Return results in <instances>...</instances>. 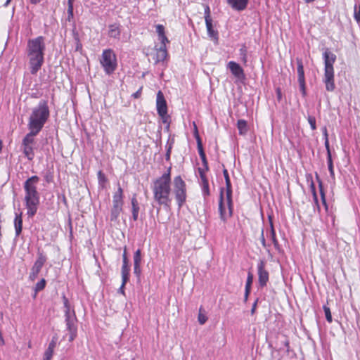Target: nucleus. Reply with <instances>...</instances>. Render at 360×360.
I'll return each instance as SVG.
<instances>
[{
  "mask_svg": "<svg viewBox=\"0 0 360 360\" xmlns=\"http://www.w3.org/2000/svg\"><path fill=\"white\" fill-rule=\"evenodd\" d=\"M44 51L45 42L43 37L39 36L28 40L27 54L32 75H36L41 69L44 63Z\"/></svg>",
  "mask_w": 360,
  "mask_h": 360,
  "instance_id": "nucleus-1",
  "label": "nucleus"
},
{
  "mask_svg": "<svg viewBox=\"0 0 360 360\" xmlns=\"http://www.w3.org/2000/svg\"><path fill=\"white\" fill-rule=\"evenodd\" d=\"M170 170L171 168H169L167 172L157 179L153 182L152 187L154 200L158 203V205H164V207L167 209L170 207V203L172 201V198H170Z\"/></svg>",
  "mask_w": 360,
  "mask_h": 360,
  "instance_id": "nucleus-2",
  "label": "nucleus"
},
{
  "mask_svg": "<svg viewBox=\"0 0 360 360\" xmlns=\"http://www.w3.org/2000/svg\"><path fill=\"white\" fill-rule=\"evenodd\" d=\"M39 181V178L37 176H32L25 181L23 186L25 192V201L27 209V214L31 217L37 213L39 204V193L37 190V184Z\"/></svg>",
  "mask_w": 360,
  "mask_h": 360,
  "instance_id": "nucleus-3",
  "label": "nucleus"
},
{
  "mask_svg": "<svg viewBox=\"0 0 360 360\" xmlns=\"http://www.w3.org/2000/svg\"><path fill=\"white\" fill-rule=\"evenodd\" d=\"M48 103L41 100L38 105L34 107L29 117L28 129L40 131L49 117Z\"/></svg>",
  "mask_w": 360,
  "mask_h": 360,
  "instance_id": "nucleus-4",
  "label": "nucleus"
},
{
  "mask_svg": "<svg viewBox=\"0 0 360 360\" xmlns=\"http://www.w3.org/2000/svg\"><path fill=\"white\" fill-rule=\"evenodd\" d=\"M324 60V77L323 82L326 84V89L328 91H333L335 89L334 82L333 64L336 60V56L326 49L323 53Z\"/></svg>",
  "mask_w": 360,
  "mask_h": 360,
  "instance_id": "nucleus-5",
  "label": "nucleus"
},
{
  "mask_svg": "<svg viewBox=\"0 0 360 360\" xmlns=\"http://www.w3.org/2000/svg\"><path fill=\"white\" fill-rule=\"evenodd\" d=\"M100 63L107 75L112 74L117 68V58L114 51L110 49L104 50Z\"/></svg>",
  "mask_w": 360,
  "mask_h": 360,
  "instance_id": "nucleus-6",
  "label": "nucleus"
},
{
  "mask_svg": "<svg viewBox=\"0 0 360 360\" xmlns=\"http://www.w3.org/2000/svg\"><path fill=\"white\" fill-rule=\"evenodd\" d=\"M226 206L228 212L226 211L224 199V188H221L219 200V212L220 219L222 221L226 222L227 219L232 217L233 214V200L232 196H230V201L226 197Z\"/></svg>",
  "mask_w": 360,
  "mask_h": 360,
  "instance_id": "nucleus-7",
  "label": "nucleus"
},
{
  "mask_svg": "<svg viewBox=\"0 0 360 360\" xmlns=\"http://www.w3.org/2000/svg\"><path fill=\"white\" fill-rule=\"evenodd\" d=\"M174 191L178 203L179 208H181L186 201V184L180 176L174 179Z\"/></svg>",
  "mask_w": 360,
  "mask_h": 360,
  "instance_id": "nucleus-8",
  "label": "nucleus"
},
{
  "mask_svg": "<svg viewBox=\"0 0 360 360\" xmlns=\"http://www.w3.org/2000/svg\"><path fill=\"white\" fill-rule=\"evenodd\" d=\"M46 261V256L43 254V252H38L37 253V259L35 261L33 266L32 267L31 272L30 274V279L31 281H34L37 276L39 273L40 272L42 266Z\"/></svg>",
  "mask_w": 360,
  "mask_h": 360,
  "instance_id": "nucleus-9",
  "label": "nucleus"
},
{
  "mask_svg": "<svg viewBox=\"0 0 360 360\" xmlns=\"http://www.w3.org/2000/svg\"><path fill=\"white\" fill-rule=\"evenodd\" d=\"M264 266L265 262L263 260H260L257 264L258 281L262 288L266 285L269 278V272L265 269Z\"/></svg>",
  "mask_w": 360,
  "mask_h": 360,
  "instance_id": "nucleus-10",
  "label": "nucleus"
},
{
  "mask_svg": "<svg viewBox=\"0 0 360 360\" xmlns=\"http://www.w3.org/2000/svg\"><path fill=\"white\" fill-rule=\"evenodd\" d=\"M77 317L76 316H72L71 318L65 319L67 330L69 332L68 340L72 342L75 340L77 336Z\"/></svg>",
  "mask_w": 360,
  "mask_h": 360,
  "instance_id": "nucleus-11",
  "label": "nucleus"
},
{
  "mask_svg": "<svg viewBox=\"0 0 360 360\" xmlns=\"http://www.w3.org/2000/svg\"><path fill=\"white\" fill-rule=\"evenodd\" d=\"M157 111L159 115H165L167 112V103L162 91H159L157 94Z\"/></svg>",
  "mask_w": 360,
  "mask_h": 360,
  "instance_id": "nucleus-12",
  "label": "nucleus"
},
{
  "mask_svg": "<svg viewBox=\"0 0 360 360\" xmlns=\"http://www.w3.org/2000/svg\"><path fill=\"white\" fill-rule=\"evenodd\" d=\"M122 257H123V264L122 266V286H124V285H125L127 282L129 281V271H130V268L128 264V259L127 257L126 249H124Z\"/></svg>",
  "mask_w": 360,
  "mask_h": 360,
  "instance_id": "nucleus-13",
  "label": "nucleus"
},
{
  "mask_svg": "<svg viewBox=\"0 0 360 360\" xmlns=\"http://www.w3.org/2000/svg\"><path fill=\"white\" fill-rule=\"evenodd\" d=\"M228 68L231 73L238 79H242L245 78V75L242 68L236 62L230 61L228 63Z\"/></svg>",
  "mask_w": 360,
  "mask_h": 360,
  "instance_id": "nucleus-14",
  "label": "nucleus"
},
{
  "mask_svg": "<svg viewBox=\"0 0 360 360\" xmlns=\"http://www.w3.org/2000/svg\"><path fill=\"white\" fill-rule=\"evenodd\" d=\"M113 206L122 207L123 205V190L120 187L118 186L117 191L113 195Z\"/></svg>",
  "mask_w": 360,
  "mask_h": 360,
  "instance_id": "nucleus-15",
  "label": "nucleus"
},
{
  "mask_svg": "<svg viewBox=\"0 0 360 360\" xmlns=\"http://www.w3.org/2000/svg\"><path fill=\"white\" fill-rule=\"evenodd\" d=\"M30 132L22 139V145L33 146L34 144V136L37 135L39 131H35L33 129H29Z\"/></svg>",
  "mask_w": 360,
  "mask_h": 360,
  "instance_id": "nucleus-16",
  "label": "nucleus"
},
{
  "mask_svg": "<svg viewBox=\"0 0 360 360\" xmlns=\"http://www.w3.org/2000/svg\"><path fill=\"white\" fill-rule=\"evenodd\" d=\"M227 2L233 9L243 11L246 8L248 0H227Z\"/></svg>",
  "mask_w": 360,
  "mask_h": 360,
  "instance_id": "nucleus-17",
  "label": "nucleus"
},
{
  "mask_svg": "<svg viewBox=\"0 0 360 360\" xmlns=\"http://www.w3.org/2000/svg\"><path fill=\"white\" fill-rule=\"evenodd\" d=\"M167 56V48L165 45H160V48L157 49L155 53V63L163 61Z\"/></svg>",
  "mask_w": 360,
  "mask_h": 360,
  "instance_id": "nucleus-18",
  "label": "nucleus"
},
{
  "mask_svg": "<svg viewBox=\"0 0 360 360\" xmlns=\"http://www.w3.org/2000/svg\"><path fill=\"white\" fill-rule=\"evenodd\" d=\"M14 226L15 231V236L18 237L21 233L22 229V213L15 214L14 219Z\"/></svg>",
  "mask_w": 360,
  "mask_h": 360,
  "instance_id": "nucleus-19",
  "label": "nucleus"
},
{
  "mask_svg": "<svg viewBox=\"0 0 360 360\" xmlns=\"http://www.w3.org/2000/svg\"><path fill=\"white\" fill-rule=\"evenodd\" d=\"M223 174L226 182V194L230 201V196H232V188L229 175L226 169H224Z\"/></svg>",
  "mask_w": 360,
  "mask_h": 360,
  "instance_id": "nucleus-20",
  "label": "nucleus"
},
{
  "mask_svg": "<svg viewBox=\"0 0 360 360\" xmlns=\"http://www.w3.org/2000/svg\"><path fill=\"white\" fill-rule=\"evenodd\" d=\"M63 305H64V308H65L64 312H65V319H68L69 317L71 318L72 314H73V316H76L75 310L73 308L71 307L68 298L65 296H63Z\"/></svg>",
  "mask_w": 360,
  "mask_h": 360,
  "instance_id": "nucleus-21",
  "label": "nucleus"
},
{
  "mask_svg": "<svg viewBox=\"0 0 360 360\" xmlns=\"http://www.w3.org/2000/svg\"><path fill=\"white\" fill-rule=\"evenodd\" d=\"M206 27L207 30V34L210 37H211L214 40L218 39V33L217 31L214 30L212 26V20L207 19L205 20Z\"/></svg>",
  "mask_w": 360,
  "mask_h": 360,
  "instance_id": "nucleus-22",
  "label": "nucleus"
},
{
  "mask_svg": "<svg viewBox=\"0 0 360 360\" xmlns=\"http://www.w3.org/2000/svg\"><path fill=\"white\" fill-rule=\"evenodd\" d=\"M296 60H297V70L298 82L305 81L302 60L300 58H297Z\"/></svg>",
  "mask_w": 360,
  "mask_h": 360,
  "instance_id": "nucleus-23",
  "label": "nucleus"
},
{
  "mask_svg": "<svg viewBox=\"0 0 360 360\" xmlns=\"http://www.w3.org/2000/svg\"><path fill=\"white\" fill-rule=\"evenodd\" d=\"M108 35L110 37L118 39L120 35L119 26L116 24L110 25L109 26Z\"/></svg>",
  "mask_w": 360,
  "mask_h": 360,
  "instance_id": "nucleus-24",
  "label": "nucleus"
},
{
  "mask_svg": "<svg viewBox=\"0 0 360 360\" xmlns=\"http://www.w3.org/2000/svg\"><path fill=\"white\" fill-rule=\"evenodd\" d=\"M131 205H132V218L134 221L138 219V215L139 212V206L138 201L136 198V196L134 195L131 198Z\"/></svg>",
  "mask_w": 360,
  "mask_h": 360,
  "instance_id": "nucleus-25",
  "label": "nucleus"
},
{
  "mask_svg": "<svg viewBox=\"0 0 360 360\" xmlns=\"http://www.w3.org/2000/svg\"><path fill=\"white\" fill-rule=\"evenodd\" d=\"M23 153L29 160H32L34 157L33 146L22 145Z\"/></svg>",
  "mask_w": 360,
  "mask_h": 360,
  "instance_id": "nucleus-26",
  "label": "nucleus"
},
{
  "mask_svg": "<svg viewBox=\"0 0 360 360\" xmlns=\"http://www.w3.org/2000/svg\"><path fill=\"white\" fill-rule=\"evenodd\" d=\"M237 127L240 135H245L248 132V124L244 120H239L238 121Z\"/></svg>",
  "mask_w": 360,
  "mask_h": 360,
  "instance_id": "nucleus-27",
  "label": "nucleus"
},
{
  "mask_svg": "<svg viewBox=\"0 0 360 360\" xmlns=\"http://www.w3.org/2000/svg\"><path fill=\"white\" fill-rule=\"evenodd\" d=\"M122 210V207L112 206L110 212L111 221H116Z\"/></svg>",
  "mask_w": 360,
  "mask_h": 360,
  "instance_id": "nucleus-28",
  "label": "nucleus"
},
{
  "mask_svg": "<svg viewBox=\"0 0 360 360\" xmlns=\"http://www.w3.org/2000/svg\"><path fill=\"white\" fill-rule=\"evenodd\" d=\"M202 186V191L204 197L210 195L209 184L207 179H203L200 183Z\"/></svg>",
  "mask_w": 360,
  "mask_h": 360,
  "instance_id": "nucleus-29",
  "label": "nucleus"
},
{
  "mask_svg": "<svg viewBox=\"0 0 360 360\" xmlns=\"http://www.w3.org/2000/svg\"><path fill=\"white\" fill-rule=\"evenodd\" d=\"M311 190H312V194H313V198H314V209L316 208L318 212H319L321 208H320V205L319 204L318 197H317V195L316 193V189H315V187H314V185L313 183L311 184Z\"/></svg>",
  "mask_w": 360,
  "mask_h": 360,
  "instance_id": "nucleus-30",
  "label": "nucleus"
},
{
  "mask_svg": "<svg viewBox=\"0 0 360 360\" xmlns=\"http://www.w3.org/2000/svg\"><path fill=\"white\" fill-rule=\"evenodd\" d=\"M271 238L272 243H274V247L276 249H278V242L276 238V233H275V231H274L272 222H271Z\"/></svg>",
  "mask_w": 360,
  "mask_h": 360,
  "instance_id": "nucleus-31",
  "label": "nucleus"
},
{
  "mask_svg": "<svg viewBox=\"0 0 360 360\" xmlns=\"http://www.w3.org/2000/svg\"><path fill=\"white\" fill-rule=\"evenodd\" d=\"M141 261V250H137L134 255V266H140Z\"/></svg>",
  "mask_w": 360,
  "mask_h": 360,
  "instance_id": "nucleus-32",
  "label": "nucleus"
},
{
  "mask_svg": "<svg viewBox=\"0 0 360 360\" xmlns=\"http://www.w3.org/2000/svg\"><path fill=\"white\" fill-rule=\"evenodd\" d=\"M327 160H328V167L330 175L332 177V179H335V173H334V170H333V164L332 157H329V158H327Z\"/></svg>",
  "mask_w": 360,
  "mask_h": 360,
  "instance_id": "nucleus-33",
  "label": "nucleus"
},
{
  "mask_svg": "<svg viewBox=\"0 0 360 360\" xmlns=\"http://www.w3.org/2000/svg\"><path fill=\"white\" fill-rule=\"evenodd\" d=\"M202 308L200 307V309H199V314H198V319L199 323L201 324V325H203L207 321V317L206 316L205 314L202 313Z\"/></svg>",
  "mask_w": 360,
  "mask_h": 360,
  "instance_id": "nucleus-34",
  "label": "nucleus"
},
{
  "mask_svg": "<svg viewBox=\"0 0 360 360\" xmlns=\"http://www.w3.org/2000/svg\"><path fill=\"white\" fill-rule=\"evenodd\" d=\"M73 0H68V20L70 21V19L73 18Z\"/></svg>",
  "mask_w": 360,
  "mask_h": 360,
  "instance_id": "nucleus-35",
  "label": "nucleus"
},
{
  "mask_svg": "<svg viewBox=\"0 0 360 360\" xmlns=\"http://www.w3.org/2000/svg\"><path fill=\"white\" fill-rule=\"evenodd\" d=\"M240 58L243 63H247V49L245 46L240 49Z\"/></svg>",
  "mask_w": 360,
  "mask_h": 360,
  "instance_id": "nucleus-36",
  "label": "nucleus"
},
{
  "mask_svg": "<svg viewBox=\"0 0 360 360\" xmlns=\"http://www.w3.org/2000/svg\"><path fill=\"white\" fill-rule=\"evenodd\" d=\"M46 285V280L44 278L41 279L35 285V291L38 292L42 290Z\"/></svg>",
  "mask_w": 360,
  "mask_h": 360,
  "instance_id": "nucleus-37",
  "label": "nucleus"
},
{
  "mask_svg": "<svg viewBox=\"0 0 360 360\" xmlns=\"http://www.w3.org/2000/svg\"><path fill=\"white\" fill-rule=\"evenodd\" d=\"M323 310L325 312V316H326V320L329 323H331L332 322V316H331V312H330V308L326 306H323Z\"/></svg>",
  "mask_w": 360,
  "mask_h": 360,
  "instance_id": "nucleus-38",
  "label": "nucleus"
},
{
  "mask_svg": "<svg viewBox=\"0 0 360 360\" xmlns=\"http://www.w3.org/2000/svg\"><path fill=\"white\" fill-rule=\"evenodd\" d=\"M53 354V349L47 348L44 354V360H51Z\"/></svg>",
  "mask_w": 360,
  "mask_h": 360,
  "instance_id": "nucleus-39",
  "label": "nucleus"
},
{
  "mask_svg": "<svg viewBox=\"0 0 360 360\" xmlns=\"http://www.w3.org/2000/svg\"><path fill=\"white\" fill-rule=\"evenodd\" d=\"M253 281V275L251 273H248V278L246 281L245 288L251 289V285Z\"/></svg>",
  "mask_w": 360,
  "mask_h": 360,
  "instance_id": "nucleus-40",
  "label": "nucleus"
},
{
  "mask_svg": "<svg viewBox=\"0 0 360 360\" xmlns=\"http://www.w3.org/2000/svg\"><path fill=\"white\" fill-rule=\"evenodd\" d=\"M325 136H326L325 146H326V150H327V158H329V157H331V153H330V146H329V141H328V134H327L326 132L325 134Z\"/></svg>",
  "mask_w": 360,
  "mask_h": 360,
  "instance_id": "nucleus-41",
  "label": "nucleus"
},
{
  "mask_svg": "<svg viewBox=\"0 0 360 360\" xmlns=\"http://www.w3.org/2000/svg\"><path fill=\"white\" fill-rule=\"evenodd\" d=\"M199 155H200V158L202 160L203 165L205 167V170H208L207 161V159H206V156H205V152H200V153H199Z\"/></svg>",
  "mask_w": 360,
  "mask_h": 360,
  "instance_id": "nucleus-42",
  "label": "nucleus"
},
{
  "mask_svg": "<svg viewBox=\"0 0 360 360\" xmlns=\"http://www.w3.org/2000/svg\"><path fill=\"white\" fill-rule=\"evenodd\" d=\"M156 32H157V33L158 34V37L162 36V35L165 34V27L162 25H156Z\"/></svg>",
  "mask_w": 360,
  "mask_h": 360,
  "instance_id": "nucleus-43",
  "label": "nucleus"
},
{
  "mask_svg": "<svg viewBox=\"0 0 360 360\" xmlns=\"http://www.w3.org/2000/svg\"><path fill=\"white\" fill-rule=\"evenodd\" d=\"M308 122L311 126V128L312 130L316 129V119L314 117L309 116L308 117Z\"/></svg>",
  "mask_w": 360,
  "mask_h": 360,
  "instance_id": "nucleus-44",
  "label": "nucleus"
},
{
  "mask_svg": "<svg viewBox=\"0 0 360 360\" xmlns=\"http://www.w3.org/2000/svg\"><path fill=\"white\" fill-rule=\"evenodd\" d=\"M196 140H197V145H198V153H200V152H204V150H203V148H202V142H201V140H200V138L199 136V135L198 134H196Z\"/></svg>",
  "mask_w": 360,
  "mask_h": 360,
  "instance_id": "nucleus-45",
  "label": "nucleus"
},
{
  "mask_svg": "<svg viewBox=\"0 0 360 360\" xmlns=\"http://www.w3.org/2000/svg\"><path fill=\"white\" fill-rule=\"evenodd\" d=\"M298 82L300 84V91H302V95L304 96L306 95L305 81H300Z\"/></svg>",
  "mask_w": 360,
  "mask_h": 360,
  "instance_id": "nucleus-46",
  "label": "nucleus"
},
{
  "mask_svg": "<svg viewBox=\"0 0 360 360\" xmlns=\"http://www.w3.org/2000/svg\"><path fill=\"white\" fill-rule=\"evenodd\" d=\"M319 186L320 194H321V198L322 202H325L326 195H325V193H324V191H323L321 182L319 183Z\"/></svg>",
  "mask_w": 360,
  "mask_h": 360,
  "instance_id": "nucleus-47",
  "label": "nucleus"
},
{
  "mask_svg": "<svg viewBox=\"0 0 360 360\" xmlns=\"http://www.w3.org/2000/svg\"><path fill=\"white\" fill-rule=\"evenodd\" d=\"M158 39H159V40L161 42L160 45L166 46V43H169V40H168V39H167V37H166L165 34L159 37Z\"/></svg>",
  "mask_w": 360,
  "mask_h": 360,
  "instance_id": "nucleus-48",
  "label": "nucleus"
},
{
  "mask_svg": "<svg viewBox=\"0 0 360 360\" xmlns=\"http://www.w3.org/2000/svg\"><path fill=\"white\" fill-rule=\"evenodd\" d=\"M98 181H99L100 184L104 183L106 181V178H105V175L102 173L101 171L98 172Z\"/></svg>",
  "mask_w": 360,
  "mask_h": 360,
  "instance_id": "nucleus-49",
  "label": "nucleus"
},
{
  "mask_svg": "<svg viewBox=\"0 0 360 360\" xmlns=\"http://www.w3.org/2000/svg\"><path fill=\"white\" fill-rule=\"evenodd\" d=\"M56 341H57V338L56 337H53L51 341L50 342V343L49 345L48 348L54 350V348H55V347L56 345Z\"/></svg>",
  "mask_w": 360,
  "mask_h": 360,
  "instance_id": "nucleus-50",
  "label": "nucleus"
},
{
  "mask_svg": "<svg viewBox=\"0 0 360 360\" xmlns=\"http://www.w3.org/2000/svg\"><path fill=\"white\" fill-rule=\"evenodd\" d=\"M207 19H212L211 16H210V7L208 6H207L205 8V20H207Z\"/></svg>",
  "mask_w": 360,
  "mask_h": 360,
  "instance_id": "nucleus-51",
  "label": "nucleus"
},
{
  "mask_svg": "<svg viewBox=\"0 0 360 360\" xmlns=\"http://www.w3.org/2000/svg\"><path fill=\"white\" fill-rule=\"evenodd\" d=\"M134 273L139 276L141 274L140 266H134Z\"/></svg>",
  "mask_w": 360,
  "mask_h": 360,
  "instance_id": "nucleus-52",
  "label": "nucleus"
},
{
  "mask_svg": "<svg viewBox=\"0 0 360 360\" xmlns=\"http://www.w3.org/2000/svg\"><path fill=\"white\" fill-rule=\"evenodd\" d=\"M141 91H142V87H141L136 92L133 94L132 96L134 98H139L141 96Z\"/></svg>",
  "mask_w": 360,
  "mask_h": 360,
  "instance_id": "nucleus-53",
  "label": "nucleus"
},
{
  "mask_svg": "<svg viewBox=\"0 0 360 360\" xmlns=\"http://www.w3.org/2000/svg\"><path fill=\"white\" fill-rule=\"evenodd\" d=\"M160 117L162 118V122L164 123H169V116L167 115V113L165 115H160Z\"/></svg>",
  "mask_w": 360,
  "mask_h": 360,
  "instance_id": "nucleus-54",
  "label": "nucleus"
},
{
  "mask_svg": "<svg viewBox=\"0 0 360 360\" xmlns=\"http://www.w3.org/2000/svg\"><path fill=\"white\" fill-rule=\"evenodd\" d=\"M198 172H199V174H200V176L201 181H202L203 179H207L205 175V173H204V171H203L202 169L199 168L198 169Z\"/></svg>",
  "mask_w": 360,
  "mask_h": 360,
  "instance_id": "nucleus-55",
  "label": "nucleus"
},
{
  "mask_svg": "<svg viewBox=\"0 0 360 360\" xmlns=\"http://www.w3.org/2000/svg\"><path fill=\"white\" fill-rule=\"evenodd\" d=\"M276 94H277V98L278 101H281V98H282V94H281V90L278 88L276 89Z\"/></svg>",
  "mask_w": 360,
  "mask_h": 360,
  "instance_id": "nucleus-56",
  "label": "nucleus"
},
{
  "mask_svg": "<svg viewBox=\"0 0 360 360\" xmlns=\"http://www.w3.org/2000/svg\"><path fill=\"white\" fill-rule=\"evenodd\" d=\"M257 300L254 302L252 307V309H251V314H254L255 312V310H256V307H257Z\"/></svg>",
  "mask_w": 360,
  "mask_h": 360,
  "instance_id": "nucleus-57",
  "label": "nucleus"
},
{
  "mask_svg": "<svg viewBox=\"0 0 360 360\" xmlns=\"http://www.w3.org/2000/svg\"><path fill=\"white\" fill-rule=\"evenodd\" d=\"M261 241H262V245L265 248L266 247V241H265V238H264V236L263 231H262Z\"/></svg>",
  "mask_w": 360,
  "mask_h": 360,
  "instance_id": "nucleus-58",
  "label": "nucleus"
},
{
  "mask_svg": "<svg viewBox=\"0 0 360 360\" xmlns=\"http://www.w3.org/2000/svg\"><path fill=\"white\" fill-rule=\"evenodd\" d=\"M250 289L245 288V296H244L245 301H247L248 295L250 294Z\"/></svg>",
  "mask_w": 360,
  "mask_h": 360,
  "instance_id": "nucleus-59",
  "label": "nucleus"
},
{
  "mask_svg": "<svg viewBox=\"0 0 360 360\" xmlns=\"http://www.w3.org/2000/svg\"><path fill=\"white\" fill-rule=\"evenodd\" d=\"M30 3L32 4H39L41 0H30Z\"/></svg>",
  "mask_w": 360,
  "mask_h": 360,
  "instance_id": "nucleus-60",
  "label": "nucleus"
},
{
  "mask_svg": "<svg viewBox=\"0 0 360 360\" xmlns=\"http://www.w3.org/2000/svg\"><path fill=\"white\" fill-rule=\"evenodd\" d=\"M124 286H122V285H121V287H120V290H119V291H120L121 293H122V294H124Z\"/></svg>",
  "mask_w": 360,
  "mask_h": 360,
  "instance_id": "nucleus-61",
  "label": "nucleus"
},
{
  "mask_svg": "<svg viewBox=\"0 0 360 360\" xmlns=\"http://www.w3.org/2000/svg\"><path fill=\"white\" fill-rule=\"evenodd\" d=\"M323 205H324L326 210H328V205L326 203V200L325 199V202H323Z\"/></svg>",
  "mask_w": 360,
  "mask_h": 360,
  "instance_id": "nucleus-62",
  "label": "nucleus"
},
{
  "mask_svg": "<svg viewBox=\"0 0 360 360\" xmlns=\"http://www.w3.org/2000/svg\"><path fill=\"white\" fill-rule=\"evenodd\" d=\"M11 1V0H6V3L4 4V6H7L9 4Z\"/></svg>",
  "mask_w": 360,
  "mask_h": 360,
  "instance_id": "nucleus-63",
  "label": "nucleus"
},
{
  "mask_svg": "<svg viewBox=\"0 0 360 360\" xmlns=\"http://www.w3.org/2000/svg\"><path fill=\"white\" fill-rule=\"evenodd\" d=\"M79 45H77V49H77V50H78V49H79Z\"/></svg>",
  "mask_w": 360,
  "mask_h": 360,
  "instance_id": "nucleus-64",
  "label": "nucleus"
}]
</instances>
